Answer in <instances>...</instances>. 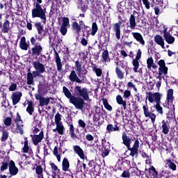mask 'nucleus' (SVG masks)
Segmentation results:
<instances>
[{
  "label": "nucleus",
  "mask_w": 178,
  "mask_h": 178,
  "mask_svg": "<svg viewBox=\"0 0 178 178\" xmlns=\"http://www.w3.org/2000/svg\"><path fill=\"white\" fill-rule=\"evenodd\" d=\"M19 46L21 49H23L24 51H27V49H29V44H27V43H20Z\"/></svg>",
  "instance_id": "obj_57"
},
{
  "label": "nucleus",
  "mask_w": 178,
  "mask_h": 178,
  "mask_svg": "<svg viewBox=\"0 0 178 178\" xmlns=\"http://www.w3.org/2000/svg\"><path fill=\"white\" fill-rule=\"evenodd\" d=\"M42 52V47L41 44H37L33 48H32V55H36V56H40Z\"/></svg>",
  "instance_id": "obj_21"
},
{
  "label": "nucleus",
  "mask_w": 178,
  "mask_h": 178,
  "mask_svg": "<svg viewBox=\"0 0 178 178\" xmlns=\"http://www.w3.org/2000/svg\"><path fill=\"white\" fill-rule=\"evenodd\" d=\"M102 102L105 109H106V111H108V112H112L113 108L112 106H111V104H109V103L108 102V99L103 98Z\"/></svg>",
  "instance_id": "obj_33"
},
{
  "label": "nucleus",
  "mask_w": 178,
  "mask_h": 178,
  "mask_svg": "<svg viewBox=\"0 0 178 178\" xmlns=\"http://www.w3.org/2000/svg\"><path fill=\"white\" fill-rule=\"evenodd\" d=\"M34 145H38L39 143L44 138V131H41L39 135H31Z\"/></svg>",
  "instance_id": "obj_12"
},
{
  "label": "nucleus",
  "mask_w": 178,
  "mask_h": 178,
  "mask_svg": "<svg viewBox=\"0 0 178 178\" xmlns=\"http://www.w3.org/2000/svg\"><path fill=\"white\" fill-rule=\"evenodd\" d=\"M130 169H131V175H132V176H141V170H138V168L131 167Z\"/></svg>",
  "instance_id": "obj_34"
},
{
  "label": "nucleus",
  "mask_w": 178,
  "mask_h": 178,
  "mask_svg": "<svg viewBox=\"0 0 178 178\" xmlns=\"http://www.w3.org/2000/svg\"><path fill=\"white\" fill-rule=\"evenodd\" d=\"M149 175L153 178H158V171H156V168L152 165L149 169Z\"/></svg>",
  "instance_id": "obj_28"
},
{
  "label": "nucleus",
  "mask_w": 178,
  "mask_h": 178,
  "mask_svg": "<svg viewBox=\"0 0 178 178\" xmlns=\"http://www.w3.org/2000/svg\"><path fill=\"white\" fill-rule=\"evenodd\" d=\"M136 13H137V11L134 10L133 14H131L129 17V27L131 30H135L136 26H137V24L136 23V17L134 16Z\"/></svg>",
  "instance_id": "obj_17"
},
{
  "label": "nucleus",
  "mask_w": 178,
  "mask_h": 178,
  "mask_svg": "<svg viewBox=\"0 0 178 178\" xmlns=\"http://www.w3.org/2000/svg\"><path fill=\"white\" fill-rule=\"evenodd\" d=\"M4 124L6 126H10L12 124V118H7L5 120H4Z\"/></svg>",
  "instance_id": "obj_59"
},
{
  "label": "nucleus",
  "mask_w": 178,
  "mask_h": 178,
  "mask_svg": "<svg viewBox=\"0 0 178 178\" xmlns=\"http://www.w3.org/2000/svg\"><path fill=\"white\" fill-rule=\"evenodd\" d=\"M33 67L39 73H45V65L40 61L33 62Z\"/></svg>",
  "instance_id": "obj_14"
},
{
  "label": "nucleus",
  "mask_w": 178,
  "mask_h": 178,
  "mask_svg": "<svg viewBox=\"0 0 178 178\" xmlns=\"http://www.w3.org/2000/svg\"><path fill=\"white\" fill-rule=\"evenodd\" d=\"M62 166H63V170L64 172H67V158H65L63 159Z\"/></svg>",
  "instance_id": "obj_50"
},
{
  "label": "nucleus",
  "mask_w": 178,
  "mask_h": 178,
  "mask_svg": "<svg viewBox=\"0 0 178 178\" xmlns=\"http://www.w3.org/2000/svg\"><path fill=\"white\" fill-rule=\"evenodd\" d=\"M74 151L77 155L81 158V159H86V156H84V150L80 147L79 145L74 146Z\"/></svg>",
  "instance_id": "obj_18"
},
{
  "label": "nucleus",
  "mask_w": 178,
  "mask_h": 178,
  "mask_svg": "<svg viewBox=\"0 0 178 178\" xmlns=\"http://www.w3.org/2000/svg\"><path fill=\"white\" fill-rule=\"evenodd\" d=\"M122 25V22L120 21L113 24V31L115 33V37L118 40H120V26Z\"/></svg>",
  "instance_id": "obj_13"
},
{
  "label": "nucleus",
  "mask_w": 178,
  "mask_h": 178,
  "mask_svg": "<svg viewBox=\"0 0 178 178\" xmlns=\"http://www.w3.org/2000/svg\"><path fill=\"white\" fill-rule=\"evenodd\" d=\"M75 67L76 68L78 76H80L83 70L81 69V63L79 60L75 61Z\"/></svg>",
  "instance_id": "obj_38"
},
{
  "label": "nucleus",
  "mask_w": 178,
  "mask_h": 178,
  "mask_svg": "<svg viewBox=\"0 0 178 178\" xmlns=\"http://www.w3.org/2000/svg\"><path fill=\"white\" fill-rule=\"evenodd\" d=\"M168 67H161L159 68V75L162 76V74H168Z\"/></svg>",
  "instance_id": "obj_43"
},
{
  "label": "nucleus",
  "mask_w": 178,
  "mask_h": 178,
  "mask_svg": "<svg viewBox=\"0 0 178 178\" xmlns=\"http://www.w3.org/2000/svg\"><path fill=\"white\" fill-rule=\"evenodd\" d=\"M145 118H149L152 120V123H155V119H156V115L155 113H151L148 108V105L143 106Z\"/></svg>",
  "instance_id": "obj_9"
},
{
  "label": "nucleus",
  "mask_w": 178,
  "mask_h": 178,
  "mask_svg": "<svg viewBox=\"0 0 178 178\" xmlns=\"http://www.w3.org/2000/svg\"><path fill=\"white\" fill-rule=\"evenodd\" d=\"M131 34L138 42L140 43L141 45H145V40H144V38H143V35H141V33L132 32Z\"/></svg>",
  "instance_id": "obj_15"
},
{
  "label": "nucleus",
  "mask_w": 178,
  "mask_h": 178,
  "mask_svg": "<svg viewBox=\"0 0 178 178\" xmlns=\"http://www.w3.org/2000/svg\"><path fill=\"white\" fill-rule=\"evenodd\" d=\"M131 95V92L130 90H124V95H123L124 98L129 99L130 98Z\"/></svg>",
  "instance_id": "obj_53"
},
{
  "label": "nucleus",
  "mask_w": 178,
  "mask_h": 178,
  "mask_svg": "<svg viewBox=\"0 0 178 178\" xmlns=\"http://www.w3.org/2000/svg\"><path fill=\"white\" fill-rule=\"evenodd\" d=\"M165 165H167L168 168L171 169L173 172H175L177 169V166L173 161H172V159H167Z\"/></svg>",
  "instance_id": "obj_27"
},
{
  "label": "nucleus",
  "mask_w": 178,
  "mask_h": 178,
  "mask_svg": "<svg viewBox=\"0 0 178 178\" xmlns=\"http://www.w3.org/2000/svg\"><path fill=\"white\" fill-rule=\"evenodd\" d=\"M86 138L88 141H94V136L90 134L86 136Z\"/></svg>",
  "instance_id": "obj_63"
},
{
  "label": "nucleus",
  "mask_w": 178,
  "mask_h": 178,
  "mask_svg": "<svg viewBox=\"0 0 178 178\" xmlns=\"http://www.w3.org/2000/svg\"><path fill=\"white\" fill-rule=\"evenodd\" d=\"M15 122L17 124V123H23V121L22 120V117H20V115H19V113H17L16 119H15Z\"/></svg>",
  "instance_id": "obj_58"
},
{
  "label": "nucleus",
  "mask_w": 178,
  "mask_h": 178,
  "mask_svg": "<svg viewBox=\"0 0 178 178\" xmlns=\"http://www.w3.org/2000/svg\"><path fill=\"white\" fill-rule=\"evenodd\" d=\"M143 5H145L146 9H150L151 6V3H149V0H142Z\"/></svg>",
  "instance_id": "obj_52"
},
{
  "label": "nucleus",
  "mask_w": 178,
  "mask_h": 178,
  "mask_svg": "<svg viewBox=\"0 0 178 178\" xmlns=\"http://www.w3.org/2000/svg\"><path fill=\"white\" fill-rule=\"evenodd\" d=\"M161 124L162 133L165 135L169 134V123L168 122V121L163 120L161 122Z\"/></svg>",
  "instance_id": "obj_26"
},
{
  "label": "nucleus",
  "mask_w": 178,
  "mask_h": 178,
  "mask_svg": "<svg viewBox=\"0 0 178 178\" xmlns=\"http://www.w3.org/2000/svg\"><path fill=\"white\" fill-rule=\"evenodd\" d=\"M15 131L16 133H19V134H24V131H23V122L17 124Z\"/></svg>",
  "instance_id": "obj_41"
},
{
  "label": "nucleus",
  "mask_w": 178,
  "mask_h": 178,
  "mask_svg": "<svg viewBox=\"0 0 178 178\" xmlns=\"http://www.w3.org/2000/svg\"><path fill=\"white\" fill-rule=\"evenodd\" d=\"M103 151L102 152V158H106V156H108V155H109L110 152H111V149L109 147H103Z\"/></svg>",
  "instance_id": "obj_39"
},
{
  "label": "nucleus",
  "mask_w": 178,
  "mask_h": 178,
  "mask_svg": "<svg viewBox=\"0 0 178 178\" xmlns=\"http://www.w3.org/2000/svg\"><path fill=\"white\" fill-rule=\"evenodd\" d=\"M49 101H51V97H42L39 102L40 106H47L48 104H49Z\"/></svg>",
  "instance_id": "obj_29"
},
{
  "label": "nucleus",
  "mask_w": 178,
  "mask_h": 178,
  "mask_svg": "<svg viewBox=\"0 0 178 178\" xmlns=\"http://www.w3.org/2000/svg\"><path fill=\"white\" fill-rule=\"evenodd\" d=\"M173 89H168L167 91V97L165 103L163 104V108L170 109V105H173V101H175V96H173Z\"/></svg>",
  "instance_id": "obj_6"
},
{
  "label": "nucleus",
  "mask_w": 178,
  "mask_h": 178,
  "mask_svg": "<svg viewBox=\"0 0 178 178\" xmlns=\"http://www.w3.org/2000/svg\"><path fill=\"white\" fill-rule=\"evenodd\" d=\"M55 55H56V63L57 65L58 70H60L62 69V63L60 62V58L59 57V54L56 50H54Z\"/></svg>",
  "instance_id": "obj_30"
},
{
  "label": "nucleus",
  "mask_w": 178,
  "mask_h": 178,
  "mask_svg": "<svg viewBox=\"0 0 178 178\" xmlns=\"http://www.w3.org/2000/svg\"><path fill=\"white\" fill-rule=\"evenodd\" d=\"M159 67H165L166 66V63H165V60H160L158 63Z\"/></svg>",
  "instance_id": "obj_60"
},
{
  "label": "nucleus",
  "mask_w": 178,
  "mask_h": 178,
  "mask_svg": "<svg viewBox=\"0 0 178 178\" xmlns=\"http://www.w3.org/2000/svg\"><path fill=\"white\" fill-rule=\"evenodd\" d=\"M148 95V101L150 104H152L154 101L156 102L155 108L156 111L160 113V115H163V108L161 106V99L162 98V95L160 92H156L152 93L149 92L147 93Z\"/></svg>",
  "instance_id": "obj_2"
},
{
  "label": "nucleus",
  "mask_w": 178,
  "mask_h": 178,
  "mask_svg": "<svg viewBox=\"0 0 178 178\" xmlns=\"http://www.w3.org/2000/svg\"><path fill=\"white\" fill-rule=\"evenodd\" d=\"M8 165L9 164L8 163H3L1 167V171L3 172V170H6V169H8Z\"/></svg>",
  "instance_id": "obj_61"
},
{
  "label": "nucleus",
  "mask_w": 178,
  "mask_h": 178,
  "mask_svg": "<svg viewBox=\"0 0 178 178\" xmlns=\"http://www.w3.org/2000/svg\"><path fill=\"white\" fill-rule=\"evenodd\" d=\"M132 65L134 66V72H135V73H138V67H140V62H138V60L137 59H134L132 60Z\"/></svg>",
  "instance_id": "obj_35"
},
{
  "label": "nucleus",
  "mask_w": 178,
  "mask_h": 178,
  "mask_svg": "<svg viewBox=\"0 0 178 178\" xmlns=\"http://www.w3.org/2000/svg\"><path fill=\"white\" fill-rule=\"evenodd\" d=\"M163 30L162 33H163L164 40H165L167 44H173L175 42V37L170 35V33L168 31V27L166 26H163Z\"/></svg>",
  "instance_id": "obj_8"
},
{
  "label": "nucleus",
  "mask_w": 178,
  "mask_h": 178,
  "mask_svg": "<svg viewBox=\"0 0 178 178\" xmlns=\"http://www.w3.org/2000/svg\"><path fill=\"white\" fill-rule=\"evenodd\" d=\"M26 112L29 113V115H33L34 112V107L33 106V102H30L29 103L28 107L26 108Z\"/></svg>",
  "instance_id": "obj_45"
},
{
  "label": "nucleus",
  "mask_w": 178,
  "mask_h": 178,
  "mask_svg": "<svg viewBox=\"0 0 178 178\" xmlns=\"http://www.w3.org/2000/svg\"><path fill=\"white\" fill-rule=\"evenodd\" d=\"M84 101H86V99L83 97L72 96L71 98V104H73L76 109H79V111L84 108V105H86V102H84Z\"/></svg>",
  "instance_id": "obj_5"
},
{
  "label": "nucleus",
  "mask_w": 178,
  "mask_h": 178,
  "mask_svg": "<svg viewBox=\"0 0 178 178\" xmlns=\"http://www.w3.org/2000/svg\"><path fill=\"white\" fill-rule=\"evenodd\" d=\"M54 155H55V156H56L57 160L58 161V162H60V155H59L58 154V147H55L53 151Z\"/></svg>",
  "instance_id": "obj_51"
},
{
  "label": "nucleus",
  "mask_w": 178,
  "mask_h": 178,
  "mask_svg": "<svg viewBox=\"0 0 178 178\" xmlns=\"http://www.w3.org/2000/svg\"><path fill=\"white\" fill-rule=\"evenodd\" d=\"M70 80L73 82L75 81V83H78L79 84H84V83H86L84 78L80 79L79 76H77V74L74 70L71 72V74H70Z\"/></svg>",
  "instance_id": "obj_11"
},
{
  "label": "nucleus",
  "mask_w": 178,
  "mask_h": 178,
  "mask_svg": "<svg viewBox=\"0 0 178 178\" xmlns=\"http://www.w3.org/2000/svg\"><path fill=\"white\" fill-rule=\"evenodd\" d=\"M152 3H155V0H152ZM156 4L159 5L161 9H166L169 5V3L168 2V0H156Z\"/></svg>",
  "instance_id": "obj_20"
},
{
  "label": "nucleus",
  "mask_w": 178,
  "mask_h": 178,
  "mask_svg": "<svg viewBox=\"0 0 178 178\" xmlns=\"http://www.w3.org/2000/svg\"><path fill=\"white\" fill-rule=\"evenodd\" d=\"M68 122L70 123V136L72 140H79V141H82L84 136H82L81 134H79L78 136L76 135V133H74V126H73V124H72V118H68Z\"/></svg>",
  "instance_id": "obj_7"
},
{
  "label": "nucleus",
  "mask_w": 178,
  "mask_h": 178,
  "mask_svg": "<svg viewBox=\"0 0 178 178\" xmlns=\"http://www.w3.org/2000/svg\"><path fill=\"white\" fill-rule=\"evenodd\" d=\"M8 137H9V134H8V132L3 131L1 137V141H6V140H8Z\"/></svg>",
  "instance_id": "obj_56"
},
{
  "label": "nucleus",
  "mask_w": 178,
  "mask_h": 178,
  "mask_svg": "<svg viewBox=\"0 0 178 178\" xmlns=\"http://www.w3.org/2000/svg\"><path fill=\"white\" fill-rule=\"evenodd\" d=\"M147 69L151 70L152 65H154V58L152 57H149L147 60Z\"/></svg>",
  "instance_id": "obj_47"
},
{
  "label": "nucleus",
  "mask_w": 178,
  "mask_h": 178,
  "mask_svg": "<svg viewBox=\"0 0 178 178\" xmlns=\"http://www.w3.org/2000/svg\"><path fill=\"white\" fill-rule=\"evenodd\" d=\"M62 118H60V114L57 113L55 115V123L57 126L58 131L59 134H63V125H62V122H60Z\"/></svg>",
  "instance_id": "obj_10"
},
{
  "label": "nucleus",
  "mask_w": 178,
  "mask_h": 178,
  "mask_svg": "<svg viewBox=\"0 0 178 178\" xmlns=\"http://www.w3.org/2000/svg\"><path fill=\"white\" fill-rule=\"evenodd\" d=\"M32 17L34 19L35 17H40L45 24L47 23V15H45V11L41 7L38 3H36L35 8L32 10Z\"/></svg>",
  "instance_id": "obj_3"
},
{
  "label": "nucleus",
  "mask_w": 178,
  "mask_h": 178,
  "mask_svg": "<svg viewBox=\"0 0 178 178\" xmlns=\"http://www.w3.org/2000/svg\"><path fill=\"white\" fill-rule=\"evenodd\" d=\"M115 73L117 74L118 79H119L120 80H123V79H124V74H123V72L120 70L119 67H116Z\"/></svg>",
  "instance_id": "obj_36"
},
{
  "label": "nucleus",
  "mask_w": 178,
  "mask_h": 178,
  "mask_svg": "<svg viewBox=\"0 0 178 178\" xmlns=\"http://www.w3.org/2000/svg\"><path fill=\"white\" fill-rule=\"evenodd\" d=\"M75 95L79 98H83L85 101L90 99V95L87 88H81V86H76L74 88Z\"/></svg>",
  "instance_id": "obj_4"
},
{
  "label": "nucleus",
  "mask_w": 178,
  "mask_h": 178,
  "mask_svg": "<svg viewBox=\"0 0 178 178\" xmlns=\"http://www.w3.org/2000/svg\"><path fill=\"white\" fill-rule=\"evenodd\" d=\"M20 98H22V92H17L13 93L12 95L13 105H16L19 102V101H20Z\"/></svg>",
  "instance_id": "obj_25"
},
{
  "label": "nucleus",
  "mask_w": 178,
  "mask_h": 178,
  "mask_svg": "<svg viewBox=\"0 0 178 178\" xmlns=\"http://www.w3.org/2000/svg\"><path fill=\"white\" fill-rule=\"evenodd\" d=\"M102 56L103 62H108V59L111 60V58H109V51L108 49H106L102 52Z\"/></svg>",
  "instance_id": "obj_37"
},
{
  "label": "nucleus",
  "mask_w": 178,
  "mask_h": 178,
  "mask_svg": "<svg viewBox=\"0 0 178 178\" xmlns=\"http://www.w3.org/2000/svg\"><path fill=\"white\" fill-rule=\"evenodd\" d=\"M93 72H95L97 77H101V76H102V70L97 67V66L93 67Z\"/></svg>",
  "instance_id": "obj_46"
},
{
  "label": "nucleus",
  "mask_w": 178,
  "mask_h": 178,
  "mask_svg": "<svg viewBox=\"0 0 178 178\" xmlns=\"http://www.w3.org/2000/svg\"><path fill=\"white\" fill-rule=\"evenodd\" d=\"M9 21L6 20V22L3 24V28L1 29V31L3 33H9Z\"/></svg>",
  "instance_id": "obj_40"
},
{
  "label": "nucleus",
  "mask_w": 178,
  "mask_h": 178,
  "mask_svg": "<svg viewBox=\"0 0 178 178\" xmlns=\"http://www.w3.org/2000/svg\"><path fill=\"white\" fill-rule=\"evenodd\" d=\"M131 175V174L130 173V170L129 169H127V170L123 171V172L121 175V177H123V178H130Z\"/></svg>",
  "instance_id": "obj_49"
},
{
  "label": "nucleus",
  "mask_w": 178,
  "mask_h": 178,
  "mask_svg": "<svg viewBox=\"0 0 178 178\" xmlns=\"http://www.w3.org/2000/svg\"><path fill=\"white\" fill-rule=\"evenodd\" d=\"M94 112L95 115H97V116H103L104 113L101 112V107L98 106H94Z\"/></svg>",
  "instance_id": "obj_44"
},
{
  "label": "nucleus",
  "mask_w": 178,
  "mask_h": 178,
  "mask_svg": "<svg viewBox=\"0 0 178 178\" xmlns=\"http://www.w3.org/2000/svg\"><path fill=\"white\" fill-rule=\"evenodd\" d=\"M97 31H98V25L97 22H93L92 24V31H91V35L94 36L97 34Z\"/></svg>",
  "instance_id": "obj_42"
},
{
  "label": "nucleus",
  "mask_w": 178,
  "mask_h": 178,
  "mask_svg": "<svg viewBox=\"0 0 178 178\" xmlns=\"http://www.w3.org/2000/svg\"><path fill=\"white\" fill-rule=\"evenodd\" d=\"M60 31L63 35H66V33H67V17H64L63 19V24Z\"/></svg>",
  "instance_id": "obj_19"
},
{
  "label": "nucleus",
  "mask_w": 178,
  "mask_h": 178,
  "mask_svg": "<svg viewBox=\"0 0 178 178\" xmlns=\"http://www.w3.org/2000/svg\"><path fill=\"white\" fill-rule=\"evenodd\" d=\"M27 84L29 86H31L34 84V76L33 75V73L28 72L27 73Z\"/></svg>",
  "instance_id": "obj_32"
},
{
  "label": "nucleus",
  "mask_w": 178,
  "mask_h": 178,
  "mask_svg": "<svg viewBox=\"0 0 178 178\" xmlns=\"http://www.w3.org/2000/svg\"><path fill=\"white\" fill-rule=\"evenodd\" d=\"M106 131L108 133H113V131H120V127H118V125L108 124L106 127Z\"/></svg>",
  "instance_id": "obj_22"
},
{
  "label": "nucleus",
  "mask_w": 178,
  "mask_h": 178,
  "mask_svg": "<svg viewBox=\"0 0 178 178\" xmlns=\"http://www.w3.org/2000/svg\"><path fill=\"white\" fill-rule=\"evenodd\" d=\"M9 172L11 176H16L17 173H19V169L17 168L15 165V162L13 161H10L9 164Z\"/></svg>",
  "instance_id": "obj_16"
},
{
  "label": "nucleus",
  "mask_w": 178,
  "mask_h": 178,
  "mask_svg": "<svg viewBox=\"0 0 178 178\" xmlns=\"http://www.w3.org/2000/svg\"><path fill=\"white\" fill-rule=\"evenodd\" d=\"M16 88H17V85H16V83H13L10 86L9 90L16 91Z\"/></svg>",
  "instance_id": "obj_62"
},
{
  "label": "nucleus",
  "mask_w": 178,
  "mask_h": 178,
  "mask_svg": "<svg viewBox=\"0 0 178 178\" xmlns=\"http://www.w3.org/2000/svg\"><path fill=\"white\" fill-rule=\"evenodd\" d=\"M87 9H88V5L87 4H83L81 7V12H87Z\"/></svg>",
  "instance_id": "obj_64"
},
{
  "label": "nucleus",
  "mask_w": 178,
  "mask_h": 178,
  "mask_svg": "<svg viewBox=\"0 0 178 178\" xmlns=\"http://www.w3.org/2000/svg\"><path fill=\"white\" fill-rule=\"evenodd\" d=\"M36 174L38 175V177L44 178L42 175V167L41 165L37 166L35 168Z\"/></svg>",
  "instance_id": "obj_48"
},
{
  "label": "nucleus",
  "mask_w": 178,
  "mask_h": 178,
  "mask_svg": "<svg viewBox=\"0 0 178 178\" xmlns=\"http://www.w3.org/2000/svg\"><path fill=\"white\" fill-rule=\"evenodd\" d=\"M154 41L158 45H160L163 49H165V41H163V38H162L161 35H155Z\"/></svg>",
  "instance_id": "obj_23"
},
{
  "label": "nucleus",
  "mask_w": 178,
  "mask_h": 178,
  "mask_svg": "<svg viewBox=\"0 0 178 178\" xmlns=\"http://www.w3.org/2000/svg\"><path fill=\"white\" fill-rule=\"evenodd\" d=\"M23 151L24 152H29V141L27 140H26L24 141V145L23 147Z\"/></svg>",
  "instance_id": "obj_54"
},
{
  "label": "nucleus",
  "mask_w": 178,
  "mask_h": 178,
  "mask_svg": "<svg viewBox=\"0 0 178 178\" xmlns=\"http://www.w3.org/2000/svg\"><path fill=\"white\" fill-rule=\"evenodd\" d=\"M78 124L79 127H81V129H86V124L83 120H79Z\"/></svg>",
  "instance_id": "obj_55"
},
{
  "label": "nucleus",
  "mask_w": 178,
  "mask_h": 178,
  "mask_svg": "<svg viewBox=\"0 0 178 178\" xmlns=\"http://www.w3.org/2000/svg\"><path fill=\"white\" fill-rule=\"evenodd\" d=\"M72 26V30H74V31H76V34H80V31H81V27L80 26L79 23H77V22H74Z\"/></svg>",
  "instance_id": "obj_31"
},
{
  "label": "nucleus",
  "mask_w": 178,
  "mask_h": 178,
  "mask_svg": "<svg viewBox=\"0 0 178 178\" xmlns=\"http://www.w3.org/2000/svg\"><path fill=\"white\" fill-rule=\"evenodd\" d=\"M116 102L117 104H118V105H122L124 111H126L127 109V104L126 103V100H123V97H122V95H117Z\"/></svg>",
  "instance_id": "obj_24"
},
{
  "label": "nucleus",
  "mask_w": 178,
  "mask_h": 178,
  "mask_svg": "<svg viewBox=\"0 0 178 178\" xmlns=\"http://www.w3.org/2000/svg\"><path fill=\"white\" fill-rule=\"evenodd\" d=\"M122 144L127 147L128 151H130L129 156L134 158V156H138V148H140V141L138 139H136L132 147H130L131 145V139L127 136V134L125 131L122 132Z\"/></svg>",
  "instance_id": "obj_1"
}]
</instances>
